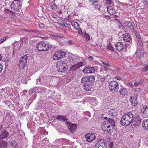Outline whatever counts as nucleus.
Instances as JSON below:
<instances>
[{"label":"nucleus","mask_w":148,"mask_h":148,"mask_svg":"<svg viewBox=\"0 0 148 148\" xmlns=\"http://www.w3.org/2000/svg\"><path fill=\"white\" fill-rule=\"evenodd\" d=\"M104 119L106 121L102 122L101 123V127L105 131H106L107 133L110 134L112 132V128L114 125V120L110 119L105 117Z\"/></svg>","instance_id":"1"},{"label":"nucleus","mask_w":148,"mask_h":148,"mask_svg":"<svg viewBox=\"0 0 148 148\" xmlns=\"http://www.w3.org/2000/svg\"><path fill=\"white\" fill-rule=\"evenodd\" d=\"M134 116L131 112L125 113L121 119L120 123L124 126H127L130 125L133 120Z\"/></svg>","instance_id":"2"},{"label":"nucleus","mask_w":148,"mask_h":148,"mask_svg":"<svg viewBox=\"0 0 148 148\" xmlns=\"http://www.w3.org/2000/svg\"><path fill=\"white\" fill-rule=\"evenodd\" d=\"M95 78L93 76L84 77L82 78L81 82L82 84V88L86 91L90 90V88L86 82H92L94 81Z\"/></svg>","instance_id":"3"},{"label":"nucleus","mask_w":148,"mask_h":148,"mask_svg":"<svg viewBox=\"0 0 148 148\" xmlns=\"http://www.w3.org/2000/svg\"><path fill=\"white\" fill-rule=\"evenodd\" d=\"M51 47V46L46 41L39 42L36 46L37 49L40 51H47Z\"/></svg>","instance_id":"4"},{"label":"nucleus","mask_w":148,"mask_h":148,"mask_svg":"<svg viewBox=\"0 0 148 148\" xmlns=\"http://www.w3.org/2000/svg\"><path fill=\"white\" fill-rule=\"evenodd\" d=\"M21 2L19 0H14L11 3L10 8L14 12H18L21 9Z\"/></svg>","instance_id":"5"},{"label":"nucleus","mask_w":148,"mask_h":148,"mask_svg":"<svg viewBox=\"0 0 148 148\" xmlns=\"http://www.w3.org/2000/svg\"><path fill=\"white\" fill-rule=\"evenodd\" d=\"M57 70L59 72H64L68 68L66 64L64 61L60 60L58 61L56 65Z\"/></svg>","instance_id":"6"},{"label":"nucleus","mask_w":148,"mask_h":148,"mask_svg":"<svg viewBox=\"0 0 148 148\" xmlns=\"http://www.w3.org/2000/svg\"><path fill=\"white\" fill-rule=\"evenodd\" d=\"M108 88L110 90L113 92L118 90L119 86L118 83L116 81H112L108 83Z\"/></svg>","instance_id":"7"},{"label":"nucleus","mask_w":148,"mask_h":148,"mask_svg":"<svg viewBox=\"0 0 148 148\" xmlns=\"http://www.w3.org/2000/svg\"><path fill=\"white\" fill-rule=\"evenodd\" d=\"M27 57L26 55L22 56L19 60L18 66L20 69H23L26 64Z\"/></svg>","instance_id":"8"},{"label":"nucleus","mask_w":148,"mask_h":148,"mask_svg":"<svg viewBox=\"0 0 148 148\" xmlns=\"http://www.w3.org/2000/svg\"><path fill=\"white\" fill-rule=\"evenodd\" d=\"M65 55V53L60 50L55 52L53 55L52 58L54 60H58L62 58Z\"/></svg>","instance_id":"9"},{"label":"nucleus","mask_w":148,"mask_h":148,"mask_svg":"<svg viewBox=\"0 0 148 148\" xmlns=\"http://www.w3.org/2000/svg\"><path fill=\"white\" fill-rule=\"evenodd\" d=\"M89 2L91 3V6H94L95 9L96 10H99L102 5L99 0H89Z\"/></svg>","instance_id":"10"},{"label":"nucleus","mask_w":148,"mask_h":148,"mask_svg":"<svg viewBox=\"0 0 148 148\" xmlns=\"http://www.w3.org/2000/svg\"><path fill=\"white\" fill-rule=\"evenodd\" d=\"M85 136L86 141L88 142H91L94 140L96 138L93 133L86 134Z\"/></svg>","instance_id":"11"},{"label":"nucleus","mask_w":148,"mask_h":148,"mask_svg":"<svg viewBox=\"0 0 148 148\" xmlns=\"http://www.w3.org/2000/svg\"><path fill=\"white\" fill-rule=\"evenodd\" d=\"M96 145L98 148H107V147L106 143L103 139L99 140L96 143Z\"/></svg>","instance_id":"12"},{"label":"nucleus","mask_w":148,"mask_h":148,"mask_svg":"<svg viewBox=\"0 0 148 148\" xmlns=\"http://www.w3.org/2000/svg\"><path fill=\"white\" fill-rule=\"evenodd\" d=\"M140 122V118L138 115H137L136 116H134L133 120L132 122V125L135 127L139 126Z\"/></svg>","instance_id":"13"},{"label":"nucleus","mask_w":148,"mask_h":148,"mask_svg":"<svg viewBox=\"0 0 148 148\" xmlns=\"http://www.w3.org/2000/svg\"><path fill=\"white\" fill-rule=\"evenodd\" d=\"M66 125L68 127L69 131L71 133H74L77 128L76 124H72L68 122H66Z\"/></svg>","instance_id":"14"},{"label":"nucleus","mask_w":148,"mask_h":148,"mask_svg":"<svg viewBox=\"0 0 148 148\" xmlns=\"http://www.w3.org/2000/svg\"><path fill=\"white\" fill-rule=\"evenodd\" d=\"M79 57L76 55L71 54L68 58V61L70 62L74 63L77 62Z\"/></svg>","instance_id":"15"},{"label":"nucleus","mask_w":148,"mask_h":148,"mask_svg":"<svg viewBox=\"0 0 148 148\" xmlns=\"http://www.w3.org/2000/svg\"><path fill=\"white\" fill-rule=\"evenodd\" d=\"M137 96L136 95H134L131 96L130 98V101L132 104L136 106L137 103Z\"/></svg>","instance_id":"16"},{"label":"nucleus","mask_w":148,"mask_h":148,"mask_svg":"<svg viewBox=\"0 0 148 148\" xmlns=\"http://www.w3.org/2000/svg\"><path fill=\"white\" fill-rule=\"evenodd\" d=\"M9 135L8 132L5 130H3L0 134V140L5 139Z\"/></svg>","instance_id":"17"},{"label":"nucleus","mask_w":148,"mask_h":148,"mask_svg":"<svg viewBox=\"0 0 148 148\" xmlns=\"http://www.w3.org/2000/svg\"><path fill=\"white\" fill-rule=\"evenodd\" d=\"M95 70L92 67H87L83 70L82 71L85 73H92L95 72Z\"/></svg>","instance_id":"18"},{"label":"nucleus","mask_w":148,"mask_h":148,"mask_svg":"<svg viewBox=\"0 0 148 148\" xmlns=\"http://www.w3.org/2000/svg\"><path fill=\"white\" fill-rule=\"evenodd\" d=\"M115 47L116 49L119 51H121L124 48L123 43L120 42H117L115 45Z\"/></svg>","instance_id":"19"},{"label":"nucleus","mask_w":148,"mask_h":148,"mask_svg":"<svg viewBox=\"0 0 148 148\" xmlns=\"http://www.w3.org/2000/svg\"><path fill=\"white\" fill-rule=\"evenodd\" d=\"M136 53L137 58L139 59L143 57L144 53V51L142 49H139L137 50Z\"/></svg>","instance_id":"20"},{"label":"nucleus","mask_w":148,"mask_h":148,"mask_svg":"<svg viewBox=\"0 0 148 148\" xmlns=\"http://www.w3.org/2000/svg\"><path fill=\"white\" fill-rule=\"evenodd\" d=\"M108 12L110 14H113L115 12V10L114 8L113 5H111L107 7Z\"/></svg>","instance_id":"21"},{"label":"nucleus","mask_w":148,"mask_h":148,"mask_svg":"<svg viewBox=\"0 0 148 148\" xmlns=\"http://www.w3.org/2000/svg\"><path fill=\"white\" fill-rule=\"evenodd\" d=\"M125 25L129 27L132 32H134V27L132 23L130 21H125L124 22Z\"/></svg>","instance_id":"22"},{"label":"nucleus","mask_w":148,"mask_h":148,"mask_svg":"<svg viewBox=\"0 0 148 148\" xmlns=\"http://www.w3.org/2000/svg\"><path fill=\"white\" fill-rule=\"evenodd\" d=\"M142 125L144 130L148 131V119L144 120L142 121Z\"/></svg>","instance_id":"23"},{"label":"nucleus","mask_w":148,"mask_h":148,"mask_svg":"<svg viewBox=\"0 0 148 148\" xmlns=\"http://www.w3.org/2000/svg\"><path fill=\"white\" fill-rule=\"evenodd\" d=\"M123 40L126 42H128L130 41L131 38L130 35L128 33H125L123 35Z\"/></svg>","instance_id":"24"},{"label":"nucleus","mask_w":148,"mask_h":148,"mask_svg":"<svg viewBox=\"0 0 148 148\" xmlns=\"http://www.w3.org/2000/svg\"><path fill=\"white\" fill-rule=\"evenodd\" d=\"M72 26L75 29H79V26L77 22L75 21L72 20L71 22Z\"/></svg>","instance_id":"25"},{"label":"nucleus","mask_w":148,"mask_h":148,"mask_svg":"<svg viewBox=\"0 0 148 148\" xmlns=\"http://www.w3.org/2000/svg\"><path fill=\"white\" fill-rule=\"evenodd\" d=\"M119 92L121 95H125L127 92V89L124 87L121 88L119 90Z\"/></svg>","instance_id":"26"},{"label":"nucleus","mask_w":148,"mask_h":148,"mask_svg":"<svg viewBox=\"0 0 148 148\" xmlns=\"http://www.w3.org/2000/svg\"><path fill=\"white\" fill-rule=\"evenodd\" d=\"M60 121H64L67 120V119L66 116H63L62 115H59L58 116L57 118Z\"/></svg>","instance_id":"27"},{"label":"nucleus","mask_w":148,"mask_h":148,"mask_svg":"<svg viewBox=\"0 0 148 148\" xmlns=\"http://www.w3.org/2000/svg\"><path fill=\"white\" fill-rule=\"evenodd\" d=\"M7 143L6 142L3 141L0 142V148H6Z\"/></svg>","instance_id":"28"},{"label":"nucleus","mask_w":148,"mask_h":148,"mask_svg":"<svg viewBox=\"0 0 148 148\" xmlns=\"http://www.w3.org/2000/svg\"><path fill=\"white\" fill-rule=\"evenodd\" d=\"M28 38L27 37H25L21 38L20 40L21 43V45H23L27 41Z\"/></svg>","instance_id":"29"},{"label":"nucleus","mask_w":148,"mask_h":148,"mask_svg":"<svg viewBox=\"0 0 148 148\" xmlns=\"http://www.w3.org/2000/svg\"><path fill=\"white\" fill-rule=\"evenodd\" d=\"M90 102L91 105L94 106L97 104V101L95 98L91 99L90 101Z\"/></svg>","instance_id":"30"},{"label":"nucleus","mask_w":148,"mask_h":148,"mask_svg":"<svg viewBox=\"0 0 148 148\" xmlns=\"http://www.w3.org/2000/svg\"><path fill=\"white\" fill-rule=\"evenodd\" d=\"M108 76H106L105 77H102V76H100L99 77L100 79V81L102 82L107 81L108 80Z\"/></svg>","instance_id":"31"},{"label":"nucleus","mask_w":148,"mask_h":148,"mask_svg":"<svg viewBox=\"0 0 148 148\" xmlns=\"http://www.w3.org/2000/svg\"><path fill=\"white\" fill-rule=\"evenodd\" d=\"M11 146L14 148H16L18 146L17 143L15 141H12L10 142Z\"/></svg>","instance_id":"32"},{"label":"nucleus","mask_w":148,"mask_h":148,"mask_svg":"<svg viewBox=\"0 0 148 148\" xmlns=\"http://www.w3.org/2000/svg\"><path fill=\"white\" fill-rule=\"evenodd\" d=\"M51 9L54 10H56L57 8V5L55 3L54 1L51 3Z\"/></svg>","instance_id":"33"},{"label":"nucleus","mask_w":148,"mask_h":148,"mask_svg":"<svg viewBox=\"0 0 148 148\" xmlns=\"http://www.w3.org/2000/svg\"><path fill=\"white\" fill-rule=\"evenodd\" d=\"M83 62H78L77 64H75V66L77 68H79L83 65Z\"/></svg>","instance_id":"34"},{"label":"nucleus","mask_w":148,"mask_h":148,"mask_svg":"<svg viewBox=\"0 0 148 148\" xmlns=\"http://www.w3.org/2000/svg\"><path fill=\"white\" fill-rule=\"evenodd\" d=\"M134 33V34H135V36H136V37L138 39H140L141 38V36H140L139 34L138 33V32H137L136 31H134V32H132Z\"/></svg>","instance_id":"35"},{"label":"nucleus","mask_w":148,"mask_h":148,"mask_svg":"<svg viewBox=\"0 0 148 148\" xmlns=\"http://www.w3.org/2000/svg\"><path fill=\"white\" fill-rule=\"evenodd\" d=\"M108 114L110 116H114L115 115V113L112 110L108 111Z\"/></svg>","instance_id":"36"},{"label":"nucleus","mask_w":148,"mask_h":148,"mask_svg":"<svg viewBox=\"0 0 148 148\" xmlns=\"http://www.w3.org/2000/svg\"><path fill=\"white\" fill-rule=\"evenodd\" d=\"M148 70V64L145 65V66L142 69V71L145 72Z\"/></svg>","instance_id":"37"},{"label":"nucleus","mask_w":148,"mask_h":148,"mask_svg":"<svg viewBox=\"0 0 148 148\" xmlns=\"http://www.w3.org/2000/svg\"><path fill=\"white\" fill-rule=\"evenodd\" d=\"M8 37V36H6L3 38H1L0 40V43H2Z\"/></svg>","instance_id":"38"},{"label":"nucleus","mask_w":148,"mask_h":148,"mask_svg":"<svg viewBox=\"0 0 148 148\" xmlns=\"http://www.w3.org/2000/svg\"><path fill=\"white\" fill-rule=\"evenodd\" d=\"M84 37L86 40H89L90 39L89 35L86 33H84Z\"/></svg>","instance_id":"39"},{"label":"nucleus","mask_w":148,"mask_h":148,"mask_svg":"<svg viewBox=\"0 0 148 148\" xmlns=\"http://www.w3.org/2000/svg\"><path fill=\"white\" fill-rule=\"evenodd\" d=\"M36 84L37 85L41 84L42 83L41 82V80L40 78H38L36 79Z\"/></svg>","instance_id":"40"},{"label":"nucleus","mask_w":148,"mask_h":148,"mask_svg":"<svg viewBox=\"0 0 148 148\" xmlns=\"http://www.w3.org/2000/svg\"><path fill=\"white\" fill-rule=\"evenodd\" d=\"M101 62L102 64L107 66H110V65L108 62H106L103 61H101Z\"/></svg>","instance_id":"41"},{"label":"nucleus","mask_w":148,"mask_h":148,"mask_svg":"<svg viewBox=\"0 0 148 148\" xmlns=\"http://www.w3.org/2000/svg\"><path fill=\"white\" fill-rule=\"evenodd\" d=\"M148 110V106H145L143 107L142 109V111H143V112H144L145 111Z\"/></svg>","instance_id":"42"},{"label":"nucleus","mask_w":148,"mask_h":148,"mask_svg":"<svg viewBox=\"0 0 148 148\" xmlns=\"http://www.w3.org/2000/svg\"><path fill=\"white\" fill-rule=\"evenodd\" d=\"M107 48L108 49L112 51H113L114 49V48L110 45L107 46Z\"/></svg>","instance_id":"43"},{"label":"nucleus","mask_w":148,"mask_h":148,"mask_svg":"<svg viewBox=\"0 0 148 148\" xmlns=\"http://www.w3.org/2000/svg\"><path fill=\"white\" fill-rule=\"evenodd\" d=\"M119 27L120 28L122 29L123 30H125V28L121 23L119 24Z\"/></svg>","instance_id":"44"},{"label":"nucleus","mask_w":148,"mask_h":148,"mask_svg":"<svg viewBox=\"0 0 148 148\" xmlns=\"http://www.w3.org/2000/svg\"><path fill=\"white\" fill-rule=\"evenodd\" d=\"M138 42L140 45L141 47H143V44L140 39H138Z\"/></svg>","instance_id":"45"},{"label":"nucleus","mask_w":148,"mask_h":148,"mask_svg":"<svg viewBox=\"0 0 148 148\" xmlns=\"http://www.w3.org/2000/svg\"><path fill=\"white\" fill-rule=\"evenodd\" d=\"M67 44L69 45H72L73 44V42L71 40H69L68 41Z\"/></svg>","instance_id":"46"},{"label":"nucleus","mask_w":148,"mask_h":148,"mask_svg":"<svg viewBox=\"0 0 148 148\" xmlns=\"http://www.w3.org/2000/svg\"><path fill=\"white\" fill-rule=\"evenodd\" d=\"M126 85L131 88L133 87V84L131 83H128L126 84Z\"/></svg>","instance_id":"47"},{"label":"nucleus","mask_w":148,"mask_h":148,"mask_svg":"<svg viewBox=\"0 0 148 148\" xmlns=\"http://www.w3.org/2000/svg\"><path fill=\"white\" fill-rule=\"evenodd\" d=\"M6 89L7 90H8V91H9L7 93V94L8 95H10V93H11V91L10 90V89L9 88H6Z\"/></svg>","instance_id":"48"},{"label":"nucleus","mask_w":148,"mask_h":148,"mask_svg":"<svg viewBox=\"0 0 148 148\" xmlns=\"http://www.w3.org/2000/svg\"><path fill=\"white\" fill-rule=\"evenodd\" d=\"M32 32H33L36 33V34L35 36H38L39 35L38 34H39V32H38L36 30H34Z\"/></svg>","instance_id":"49"},{"label":"nucleus","mask_w":148,"mask_h":148,"mask_svg":"<svg viewBox=\"0 0 148 148\" xmlns=\"http://www.w3.org/2000/svg\"><path fill=\"white\" fill-rule=\"evenodd\" d=\"M78 29L79 30L78 31V34H82V32L81 29Z\"/></svg>","instance_id":"50"},{"label":"nucleus","mask_w":148,"mask_h":148,"mask_svg":"<svg viewBox=\"0 0 148 148\" xmlns=\"http://www.w3.org/2000/svg\"><path fill=\"white\" fill-rule=\"evenodd\" d=\"M139 85L140 84L138 82H136L134 84V86H137Z\"/></svg>","instance_id":"51"},{"label":"nucleus","mask_w":148,"mask_h":148,"mask_svg":"<svg viewBox=\"0 0 148 148\" xmlns=\"http://www.w3.org/2000/svg\"><path fill=\"white\" fill-rule=\"evenodd\" d=\"M113 145V143L112 142H110L109 144V148H112V146Z\"/></svg>","instance_id":"52"},{"label":"nucleus","mask_w":148,"mask_h":148,"mask_svg":"<svg viewBox=\"0 0 148 148\" xmlns=\"http://www.w3.org/2000/svg\"><path fill=\"white\" fill-rule=\"evenodd\" d=\"M115 78L118 79V80H121L122 79V78L121 77L118 76H116L115 77Z\"/></svg>","instance_id":"53"},{"label":"nucleus","mask_w":148,"mask_h":148,"mask_svg":"<svg viewBox=\"0 0 148 148\" xmlns=\"http://www.w3.org/2000/svg\"><path fill=\"white\" fill-rule=\"evenodd\" d=\"M89 59H90L91 60H93V57L91 56H89L88 57Z\"/></svg>","instance_id":"54"},{"label":"nucleus","mask_w":148,"mask_h":148,"mask_svg":"<svg viewBox=\"0 0 148 148\" xmlns=\"http://www.w3.org/2000/svg\"><path fill=\"white\" fill-rule=\"evenodd\" d=\"M106 1L107 3H109V4H110L111 3V1L110 0H106Z\"/></svg>","instance_id":"55"},{"label":"nucleus","mask_w":148,"mask_h":148,"mask_svg":"<svg viewBox=\"0 0 148 148\" xmlns=\"http://www.w3.org/2000/svg\"><path fill=\"white\" fill-rule=\"evenodd\" d=\"M39 27L40 28H41L42 27H43V25L42 24H39Z\"/></svg>","instance_id":"56"},{"label":"nucleus","mask_w":148,"mask_h":148,"mask_svg":"<svg viewBox=\"0 0 148 148\" xmlns=\"http://www.w3.org/2000/svg\"><path fill=\"white\" fill-rule=\"evenodd\" d=\"M52 16L54 18H56L57 17V16L54 14H53L52 15Z\"/></svg>","instance_id":"57"},{"label":"nucleus","mask_w":148,"mask_h":148,"mask_svg":"<svg viewBox=\"0 0 148 148\" xmlns=\"http://www.w3.org/2000/svg\"><path fill=\"white\" fill-rule=\"evenodd\" d=\"M143 81L141 80H140L139 82H138L140 84L142 83Z\"/></svg>","instance_id":"58"},{"label":"nucleus","mask_w":148,"mask_h":148,"mask_svg":"<svg viewBox=\"0 0 148 148\" xmlns=\"http://www.w3.org/2000/svg\"><path fill=\"white\" fill-rule=\"evenodd\" d=\"M64 26L66 27H68V25L67 24L65 23H64Z\"/></svg>","instance_id":"59"},{"label":"nucleus","mask_w":148,"mask_h":148,"mask_svg":"<svg viewBox=\"0 0 148 148\" xmlns=\"http://www.w3.org/2000/svg\"><path fill=\"white\" fill-rule=\"evenodd\" d=\"M8 11L10 12L12 14V15H14V12H12V11L9 10H8Z\"/></svg>","instance_id":"60"},{"label":"nucleus","mask_w":148,"mask_h":148,"mask_svg":"<svg viewBox=\"0 0 148 148\" xmlns=\"http://www.w3.org/2000/svg\"><path fill=\"white\" fill-rule=\"evenodd\" d=\"M67 21H68V22H70V23H71V19L69 18L68 19Z\"/></svg>","instance_id":"61"},{"label":"nucleus","mask_w":148,"mask_h":148,"mask_svg":"<svg viewBox=\"0 0 148 148\" xmlns=\"http://www.w3.org/2000/svg\"><path fill=\"white\" fill-rule=\"evenodd\" d=\"M140 66V65H139L138 64H137L135 65V67H138V66Z\"/></svg>","instance_id":"62"},{"label":"nucleus","mask_w":148,"mask_h":148,"mask_svg":"<svg viewBox=\"0 0 148 148\" xmlns=\"http://www.w3.org/2000/svg\"><path fill=\"white\" fill-rule=\"evenodd\" d=\"M2 58L1 55H0V60Z\"/></svg>","instance_id":"63"},{"label":"nucleus","mask_w":148,"mask_h":148,"mask_svg":"<svg viewBox=\"0 0 148 148\" xmlns=\"http://www.w3.org/2000/svg\"><path fill=\"white\" fill-rule=\"evenodd\" d=\"M27 92V91L26 90H25L24 91V93H25V92Z\"/></svg>","instance_id":"64"}]
</instances>
